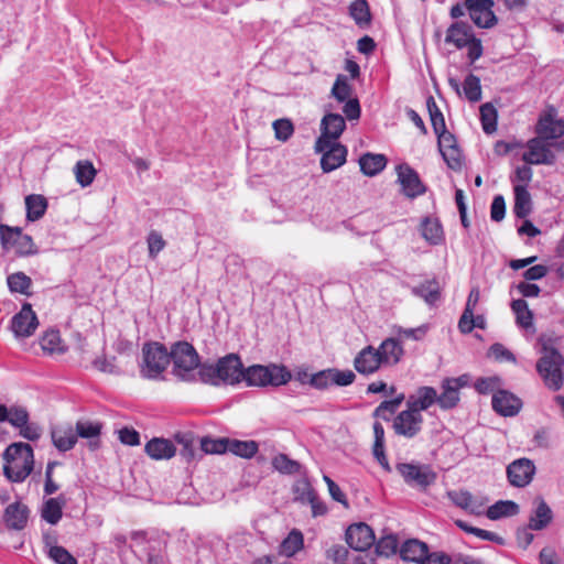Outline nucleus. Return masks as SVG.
Here are the masks:
<instances>
[{
	"instance_id": "f257e3e1",
	"label": "nucleus",
	"mask_w": 564,
	"mask_h": 564,
	"mask_svg": "<svg viewBox=\"0 0 564 564\" xmlns=\"http://www.w3.org/2000/svg\"><path fill=\"white\" fill-rule=\"evenodd\" d=\"M243 365L238 355L229 354L216 365H205L199 369V380L213 386L236 384L242 381Z\"/></svg>"
},
{
	"instance_id": "f03ea898",
	"label": "nucleus",
	"mask_w": 564,
	"mask_h": 564,
	"mask_svg": "<svg viewBox=\"0 0 564 564\" xmlns=\"http://www.w3.org/2000/svg\"><path fill=\"white\" fill-rule=\"evenodd\" d=\"M3 473L14 482L23 481L33 470L34 455L31 445L13 443L3 453Z\"/></svg>"
},
{
	"instance_id": "7ed1b4c3",
	"label": "nucleus",
	"mask_w": 564,
	"mask_h": 564,
	"mask_svg": "<svg viewBox=\"0 0 564 564\" xmlns=\"http://www.w3.org/2000/svg\"><path fill=\"white\" fill-rule=\"evenodd\" d=\"M173 362V375L182 381L199 380V357L195 348L187 341H177L170 350V362Z\"/></svg>"
},
{
	"instance_id": "20e7f679",
	"label": "nucleus",
	"mask_w": 564,
	"mask_h": 564,
	"mask_svg": "<svg viewBox=\"0 0 564 564\" xmlns=\"http://www.w3.org/2000/svg\"><path fill=\"white\" fill-rule=\"evenodd\" d=\"M170 365V351L158 341L145 343L142 347L140 375L145 379H160Z\"/></svg>"
},
{
	"instance_id": "39448f33",
	"label": "nucleus",
	"mask_w": 564,
	"mask_h": 564,
	"mask_svg": "<svg viewBox=\"0 0 564 564\" xmlns=\"http://www.w3.org/2000/svg\"><path fill=\"white\" fill-rule=\"evenodd\" d=\"M290 379V372L284 367L276 365H253L243 369L242 378V380L250 387H278L285 384Z\"/></svg>"
},
{
	"instance_id": "423d86ee",
	"label": "nucleus",
	"mask_w": 564,
	"mask_h": 564,
	"mask_svg": "<svg viewBox=\"0 0 564 564\" xmlns=\"http://www.w3.org/2000/svg\"><path fill=\"white\" fill-rule=\"evenodd\" d=\"M563 356L555 348L543 347V355L536 364V371L550 389L556 391L562 387Z\"/></svg>"
},
{
	"instance_id": "0eeeda50",
	"label": "nucleus",
	"mask_w": 564,
	"mask_h": 564,
	"mask_svg": "<svg viewBox=\"0 0 564 564\" xmlns=\"http://www.w3.org/2000/svg\"><path fill=\"white\" fill-rule=\"evenodd\" d=\"M395 469L401 475L404 482L411 487L425 489L436 480V473L430 465L399 463L395 465Z\"/></svg>"
},
{
	"instance_id": "6e6552de",
	"label": "nucleus",
	"mask_w": 564,
	"mask_h": 564,
	"mask_svg": "<svg viewBox=\"0 0 564 564\" xmlns=\"http://www.w3.org/2000/svg\"><path fill=\"white\" fill-rule=\"evenodd\" d=\"M315 150L322 153L321 166L325 173L340 167L346 162L347 149L338 142L318 138L315 143Z\"/></svg>"
},
{
	"instance_id": "1a4fd4ad",
	"label": "nucleus",
	"mask_w": 564,
	"mask_h": 564,
	"mask_svg": "<svg viewBox=\"0 0 564 564\" xmlns=\"http://www.w3.org/2000/svg\"><path fill=\"white\" fill-rule=\"evenodd\" d=\"M0 237L3 246L13 248L20 256H32L37 252L31 236L22 234L19 227L0 225Z\"/></svg>"
},
{
	"instance_id": "9d476101",
	"label": "nucleus",
	"mask_w": 564,
	"mask_h": 564,
	"mask_svg": "<svg viewBox=\"0 0 564 564\" xmlns=\"http://www.w3.org/2000/svg\"><path fill=\"white\" fill-rule=\"evenodd\" d=\"M397 183L400 185V192L406 198H416L426 192V186L421 181L417 172L408 163H401L395 166Z\"/></svg>"
},
{
	"instance_id": "9b49d317",
	"label": "nucleus",
	"mask_w": 564,
	"mask_h": 564,
	"mask_svg": "<svg viewBox=\"0 0 564 564\" xmlns=\"http://www.w3.org/2000/svg\"><path fill=\"white\" fill-rule=\"evenodd\" d=\"M423 422L424 419L422 413L406 406L405 410L398 413L394 417L392 427L397 435L406 438H414L421 433Z\"/></svg>"
},
{
	"instance_id": "f8f14e48",
	"label": "nucleus",
	"mask_w": 564,
	"mask_h": 564,
	"mask_svg": "<svg viewBox=\"0 0 564 564\" xmlns=\"http://www.w3.org/2000/svg\"><path fill=\"white\" fill-rule=\"evenodd\" d=\"M494 6V0H465V8L471 21L481 29H490L498 23L492 11Z\"/></svg>"
},
{
	"instance_id": "ddd939ff",
	"label": "nucleus",
	"mask_w": 564,
	"mask_h": 564,
	"mask_svg": "<svg viewBox=\"0 0 564 564\" xmlns=\"http://www.w3.org/2000/svg\"><path fill=\"white\" fill-rule=\"evenodd\" d=\"M39 326L35 312L30 303H24L19 313L11 319V330L17 338H26L34 334Z\"/></svg>"
},
{
	"instance_id": "4468645a",
	"label": "nucleus",
	"mask_w": 564,
	"mask_h": 564,
	"mask_svg": "<svg viewBox=\"0 0 564 564\" xmlns=\"http://www.w3.org/2000/svg\"><path fill=\"white\" fill-rule=\"evenodd\" d=\"M534 474L535 466L528 458L516 459L507 467L508 480L513 487L522 488L528 486L532 481Z\"/></svg>"
},
{
	"instance_id": "2eb2a0df",
	"label": "nucleus",
	"mask_w": 564,
	"mask_h": 564,
	"mask_svg": "<svg viewBox=\"0 0 564 564\" xmlns=\"http://www.w3.org/2000/svg\"><path fill=\"white\" fill-rule=\"evenodd\" d=\"M44 552L55 564H77L76 558L59 544L55 531L43 534Z\"/></svg>"
},
{
	"instance_id": "dca6fc26",
	"label": "nucleus",
	"mask_w": 564,
	"mask_h": 564,
	"mask_svg": "<svg viewBox=\"0 0 564 564\" xmlns=\"http://www.w3.org/2000/svg\"><path fill=\"white\" fill-rule=\"evenodd\" d=\"M528 151L523 153L522 160L527 164H552L554 155L540 135L527 143Z\"/></svg>"
},
{
	"instance_id": "f3484780",
	"label": "nucleus",
	"mask_w": 564,
	"mask_h": 564,
	"mask_svg": "<svg viewBox=\"0 0 564 564\" xmlns=\"http://www.w3.org/2000/svg\"><path fill=\"white\" fill-rule=\"evenodd\" d=\"M492 409L502 416H514L522 408V401L507 390H498L491 400Z\"/></svg>"
},
{
	"instance_id": "a211bd4d",
	"label": "nucleus",
	"mask_w": 564,
	"mask_h": 564,
	"mask_svg": "<svg viewBox=\"0 0 564 564\" xmlns=\"http://www.w3.org/2000/svg\"><path fill=\"white\" fill-rule=\"evenodd\" d=\"M451 501L473 514H482L485 512L486 500L480 496H474L465 490H454L447 494Z\"/></svg>"
},
{
	"instance_id": "6ab92c4d",
	"label": "nucleus",
	"mask_w": 564,
	"mask_h": 564,
	"mask_svg": "<svg viewBox=\"0 0 564 564\" xmlns=\"http://www.w3.org/2000/svg\"><path fill=\"white\" fill-rule=\"evenodd\" d=\"M382 361L373 346L362 348L354 359L355 369L361 375H372L380 369Z\"/></svg>"
},
{
	"instance_id": "aec40b11",
	"label": "nucleus",
	"mask_w": 564,
	"mask_h": 564,
	"mask_svg": "<svg viewBox=\"0 0 564 564\" xmlns=\"http://www.w3.org/2000/svg\"><path fill=\"white\" fill-rule=\"evenodd\" d=\"M432 552L429 551L426 543L410 539L400 546V556L403 561L413 562L415 564L424 563Z\"/></svg>"
},
{
	"instance_id": "412c9836",
	"label": "nucleus",
	"mask_w": 564,
	"mask_h": 564,
	"mask_svg": "<svg viewBox=\"0 0 564 564\" xmlns=\"http://www.w3.org/2000/svg\"><path fill=\"white\" fill-rule=\"evenodd\" d=\"M437 400V391L433 387L423 386L416 389V391L410 394L406 399V406L411 410L422 411L427 410Z\"/></svg>"
},
{
	"instance_id": "4be33fe9",
	"label": "nucleus",
	"mask_w": 564,
	"mask_h": 564,
	"mask_svg": "<svg viewBox=\"0 0 564 564\" xmlns=\"http://www.w3.org/2000/svg\"><path fill=\"white\" fill-rule=\"evenodd\" d=\"M471 26L466 22H455L446 31L445 42L456 48L466 47L474 37Z\"/></svg>"
},
{
	"instance_id": "5701e85b",
	"label": "nucleus",
	"mask_w": 564,
	"mask_h": 564,
	"mask_svg": "<svg viewBox=\"0 0 564 564\" xmlns=\"http://www.w3.org/2000/svg\"><path fill=\"white\" fill-rule=\"evenodd\" d=\"M377 351L380 356L382 364L386 366L397 365L404 354L402 344L398 339L392 337L384 339L380 344Z\"/></svg>"
},
{
	"instance_id": "b1692460",
	"label": "nucleus",
	"mask_w": 564,
	"mask_h": 564,
	"mask_svg": "<svg viewBox=\"0 0 564 564\" xmlns=\"http://www.w3.org/2000/svg\"><path fill=\"white\" fill-rule=\"evenodd\" d=\"M29 508L20 502L15 501L10 503L4 511V522L9 529H24L28 523Z\"/></svg>"
},
{
	"instance_id": "393cba45",
	"label": "nucleus",
	"mask_w": 564,
	"mask_h": 564,
	"mask_svg": "<svg viewBox=\"0 0 564 564\" xmlns=\"http://www.w3.org/2000/svg\"><path fill=\"white\" fill-rule=\"evenodd\" d=\"M346 128V122L343 116L338 113H327L323 117L321 122L322 135L319 138H326L336 142Z\"/></svg>"
},
{
	"instance_id": "a878e982",
	"label": "nucleus",
	"mask_w": 564,
	"mask_h": 564,
	"mask_svg": "<svg viewBox=\"0 0 564 564\" xmlns=\"http://www.w3.org/2000/svg\"><path fill=\"white\" fill-rule=\"evenodd\" d=\"M51 435L53 444L61 452L72 449L77 442V434L69 424L55 426L52 430Z\"/></svg>"
},
{
	"instance_id": "bb28decb",
	"label": "nucleus",
	"mask_w": 564,
	"mask_h": 564,
	"mask_svg": "<svg viewBox=\"0 0 564 564\" xmlns=\"http://www.w3.org/2000/svg\"><path fill=\"white\" fill-rule=\"evenodd\" d=\"M145 453L155 460L170 459L175 455L176 448L171 441L154 437L145 444Z\"/></svg>"
},
{
	"instance_id": "cd10ccee",
	"label": "nucleus",
	"mask_w": 564,
	"mask_h": 564,
	"mask_svg": "<svg viewBox=\"0 0 564 564\" xmlns=\"http://www.w3.org/2000/svg\"><path fill=\"white\" fill-rule=\"evenodd\" d=\"M536 133L543 139H557L564 134V121L550 115L541 117L536 124Z\"/></svg>"
},
{
	"instance_id": "c85d7f7f",
	"label": "nucleus",
	"mask_w": 564,
	"mask_h": 564,
	"mask_svg": "<svg viewBox=\"0 0 564 564\" xmlns=\"http://www.w3.org/2000/svg\"><path fill=\"white\" fill-rule=\"evenodd\" d=\"M347 544L356 551H366L375 545V531H345Z\"/></svg>"
},
{
	"instance_id": "c756f323",
	"label": "nucleus",
	"mask_w": 564,
	"mask_h": 564,
	"mask_svg": "<svg viewBox=\"0 0 564 564\" xmlns=\"http://www.w3.org/2000/svg\"><path fill=\"white\" fill-rule=\"evenodd\" d=\"M534 505L535 509L530 518V529H543L552 521V510L542 498H536Z\"/></svg>"
},
{
	"instance_id": "7c9ffc66",
	"label": "nucleus",
	"mask_w": 564,
	"mask_h": 564,
	"mask_svg": "<svg viewBox=\"0 0 564 564\" xmlns=\"http://www.w3.org/2000/svg\"><path fill=\"white\" fill-rule=\"evenodd\" d=\"M519 506L511 500H499L489 508L485 507V514L490 520H499L518 514Z\"/></svg>"
},
{
	"instance_id": "2f4dec72",
	"label": "nucleus",
	"mask_w": 564,
	"mask_h": 564,
	"mask_svg": "<svg viewBox=\"0 0 564 564\" xmlns=\"http://www.w3.org/2000/svg\"><path fill=\"white\" fill-rule=\"evenodd\" d=\"M514 206L513 213L518 218H525L529 216L532 209V199L531 195L528 192V188H524L523 185H514Z\"/></svg>"
},
{
	"instance_id": "473e14b6",
	"label": "nucleus",
	"mask_w": 564,
	"mask_h": 564,
	"mask_svg": "<svg viewBox=\"0 0 564 564\" xmlns=\"http://www.w3.org/2000/svg\"><path fill=\"white\" fill-rule=\"evenodd\" d=\"M359 165L365 175L375 176L386 167L387 158L383 154L366 153L360 156Z\"/></svg>"
},
{
	"instance_id": "72a5a7b5",
	"label": "nucleus",
	"mask_w": 564,
	"mask_h": 564,
	"mask_svg": "<svg viewBox=\"0 0 564 564\" xmlns=\"http://www.w3.org/2000/svg\"><path fill=\"white\" fill-rule=\"evenodd\" d=\"M26 219L29 221H36L41 219L46 209L47 200L43 195L31 194L25 197Z\"/></svg>"
},
{
	"instance_id": "f704fd0d",
	"label": "nucleus",
	"mask_w": 564,
	"mask_h": 564,
	"mask_svg": "<svg viewBox=\"0 0 564 564\" xmlns=\"http://www.w3.org/2000/svg\"><path fill=\"white\" fill-rule=\"evenodd\" d=\"M442 392L437 393L436 403L442 410H451L459 402V391L445 378L441 383Z\"/></svg>"
},
{
	"instance_id": "c9c22d12",
	"label": "nucleus",
	"mask_w": 564,
	"mask_h": 564,
	"mask_svg": "<svg viewBox=\"0 0 564 564\" xmlns=\"http://www.w3.org/2000/svg\"><path fill=\"white\" fill-rule=\"evenodd\" d=\"M73 171H74L76 182L82 187L89 186L94 182V180L97 175V170L95 169L93 162L89 160L78 161L75 164Z\"/></svg>"
},
{
	"instance_id": "e433bc0d",
	"label": "nucleus",
	"mask_w": 564,
	"mask_h": 564,
	"mask_svg": "<svg viewBox=\"0 0 564 564\" xmlns=\"http://www.w3.org/2000/svg\"><path fill=\"white\" fill-rule=\"evenodd\" d=\"M412 292L422 297L427 304H434L441 299V286L436 280L425 281L414 286Z\"/></svg>"
},
{
	"instance_id": "4c0bfd02",
	"label": "nucleus",
	"mask_w": 564,
	"mask_h": 564,
	"mask_svg": "<svg viewBox=\"0 0 564 564\" xmlns=\"http://www.w3.org/2000/svg\"><path fill=\"white\" fill-rule=\"evenodd\" d=\"M41 347L48 354H64L67 346L61 338V334L56 329H50L41 338Z\"/></svg>"
},
{
	"instance_id": "58836bf2",
	"label": "nucleus",
	"mask_w": 564,
	"mask_h": 564,
	"mask_svg": "<svg viewBox=\"0 0 564 564\" xmlns=\"http://www.w3.org/2000/svg\"><path fill=\"white\" fill-rule=\"evenodd\" d=\"M373 546L376 554L384 557H389L400 550L398 536L393 533L382 535L377 542H375Z\"/></svg>"
},
{
	"instance_id": "ea45409f",
	"label": "nucleus",
	"mask_w": 564,
	"mask_h": 564,
	"mask_svg": "<svg viewBox=\"0 0 564 564\" xmlns=\"http://www.w3.org/2000/svg\"><path fill=\"white\" fill-rule=\"evenodd\" d=\"M258 443L254 441H239L229 438L228 452L242 458H251L258 452Z\"/></svg>"
},
{
	"instance_id": "a19ab883",
	"label": "nucleus",
	"mask_w": 564,
	"mask_h": 564,
	"mask_svg": "<svg viewBox=\"0 0 564 564\" xmlns=\"http://www.w3.org/2000/svg\"><path fill=\"white\" fill-rule=\"evenodd\" d=\"M480 297V291L478 286H474L468 295L465 310L463 312V315L459 318L458 322V328L459 330H468L470 326L467 323V319L471 317V313L475 311Z\"/></svg>"
},
{
	"instance_id": "79ce46f5",
	"label": "nucleus",
	"mask_w": 564,
	"mask_h": 564,
	"mask_svg": "<svg viewBox=\"0 0 564 564\" xmlns=\"http://www.w3.org/2000/svg\"><path fill=\"white\" fill-rule=\"evenodd\" d=\"M7 282L11 292H18L24 295L31 294L30 289L32 285V280L25 273H12L8 276Z\"/></svg>"
},
{
	"instance_id": "37998d69",
	"label": "nucleus",
	"mask_w": 564,
	"mask_h": 564,
	"mask_svg": "<svg viewBox=\"0 0 564 564\" xmlns=\"http://www.w3.org/2000/svg\"><path fill=\"white\" fill-rule=\"evenodd\" d=\"M511 307L517 316V323L521 327L529 328L532 326L533 315H532V312L528 307V303L524 300L518 299V300L512 301Z\"/></svg>"
},
{
	"instance_id": "c03bdc74",
	"label": "nucleus",
	"mask_w": 564,
	"mask_h": 564,
	"mask_svg": "<svg viewBox=\"0 0 564 564\" xmlns=\"http://www.w3.org/2000/svg\"><path fill=\"white\" fill-rule=\"evenodd\" d=\"M272 466L274 469L282 474L293 475L301 471V464L296 460L291 459L285 454H279L272 459Z\"/></svg>"
},
{
	"instance_id": "a18cd8bd",
	"label": "nucleus",
	"mask_w": 564,
	"mask_h": 564,
	"mask_svg": "<svg viewBox=\"0 0 564 564\" xmlns=\"http://www.w3.org/2000/svg\"><path fill=\"white\" fill-rule=\"evenodd\" d=\"M422 235L426 241L437 245L443 239V228L435 219H425L422 225Z\"/></svg>"
},
{
	"instance_id": "49530a36",
	"label": "nucleus",
	"mask_w": 564,
	"mask_h": 564,
	"mask_svg": "<svg viewBox=\"0 0 564 564\" xmlns=\"http://www.w3.org/2000/svg\"><path fill=\"white\" fill-rule=\"evenodd\" d=\"M332 95L339 102H344L352 98V86L349 84L348 78L345 75H337L332 88Z\"/></svg>"
},
{
	"instance_id": "de8ad7c7",
	"label": "nucleus",
	"mask_w": 564,
	"mask_h": 564,
	"mask_svg": "<svg viewBox=\"0 0 564 564\" xmlns=\"http://www.w3.org/2000/svg\"><path fill=\"white\" fill-rule=\"evenodd\" d=\"M101 423L97 421L89 420H79L76 423V429L74 430L77 434V437L83 438H97L101 432Z\"/></svg>"
},
{
	"instance_id": "09e8293b",
	"label": "nucleus",
	"mask_w": 564,
	"mask_h": 564,
	"mask_svg": "<svg viewBox=\"0 0 564 564\" xmlns=\"http://www.w3.org/2000/svg\"><path fill=\"white\" fill-rule=\"evenodd\" d=\"M480 120L487 134L497 130V110L491 104L487 102L480 106Z\"/></svg>"
},
{
	"instance_id": "8fccbe9b",
	"label": "nucleus",
	"mask_w": 564,
	"mask_h": 564,
	"mask_svg": "<svg viewBox=\"0 0 564 564\" xmlns=\"http://www.w3.org/2000/svg\"><path fill=\"white\" fill-rule=\"evenodd\" d=\"M293 495L296 501L307 503L316 495L311 482L306 478L297 479L293 485Z\"/></svg>"
},
{
	"instance_id": "3c124183",
	"label": "nucleus",
	"mask_w": 564,
	"mask_h": 564,
	"mask_svg": "<svg viewBox=\"0 0 564 564\" xmlns=\"http://www.w3.org/2000/svg\"><path fill=\"white\" fill-rule=\"evenodd\" d=\"M302 547L303 535L301 531H290L289 535L281 543V553L286 556H292Z\"/></svg>"
},
{
	"instance_id": "603ef678",
	"label": "nucleus",
	"mask_w": 564,
	"mask_h": 564,
	"mask_svg": "<svg viewBox=\"0 0 564 564\" xmlns=\"http://www.w3.org/2000/svg\"><path fill=\"white\" fill-rule=\"evenodd\" d=\"M349 11L358 25H366L370 22V12L366 0H355L349 7Z\"/></svg>"
},
{
	"instance_id": "864d4df0",
	"label": "nucleus",
	"mask_w": 564,
	"mask_h": 564,
	"mask_svg": "<svg viewBox=\"0 0 564 564\" xmlns=\"http://www.w3.org/2000/svg\"><path fill=\"white\" fill-rule=\"evenodd\" d=\"M463 90L469 101H479L481 99L480 79L477 76L469 74L464 80Z\"/></svg>"
},
{
	"instance_id": "5fc2aeb1",
	"label": "nucleus",
	"mask_w": 564,
	"mask_h": 564,
	"mask_svg": "<svg viewBox=\"0 0 564 564\" xmlns=\"http://www.w3.org/2000/svg\"><path fill=\"white\" fill-rule=\"evenodd\" d=\"M228 437H204L200 441V448L206 454H224L228 452Z\"/></svg>"
},
{
	"instance_id": "6e6d98bb",
	"label": "nucleus",
	"mask_w": 564,
	"mask_h": 564,
	"mask_svg": "<svg viewBox=\"0 0 564 564\" xmlns=\"http://www.w3.org/2000/svg\"><path fill=\"white\" fill-rule=\"evenodd\" d=\"M426 106L434 132H444L446 130L445 119L433 97L427 99Z\"/></svg>"
},
{
	"instance_id": "4d7b16f0",
	"label": "nucleus",
	"mask_w": 564,
	"mask_h": 564,
	"mask_svg": "<svg viewBox=\"0 0 564 564\" xmlns=\"http://www.w3.org/2000/svg\"><path fill=\"white\" fill-rule=\"evenodd\" d=\"M42 517L50 524H56L62 517V503L55 498L48 499L42 509Z\"/></svg>"
},
{
	"instance_id": "13d9d810",
	"label": "nucleus",
	"mask_w": 564,
	"mask_h": 564,
	"mask_svg": "<svg viewBox=\"0 0 564 564\" xmlns=\"http://www.w3.org/2000/svg\"><path fill=\"white\" fill-rule=\"evenodd\" d=\"M149 257L151 259H155L158 254L165 248L166 241L163 239V236L156 231L151 230L147 237Z\"/></svg>"
},
{
	"instance_id": "bf43d9fd",
	"label": "nucleus",
	"mask_w": 564,
	"mask_h": 564,
	"mask_svg": "<svg viewBox=\"0 0 564 564\" xmlns=\"http://www.w3.org/2000/svg\"><path fill=\"white\" fill-rule=\"evenodd\" d=\"M329 373L332 376V384H336L339 387L349 386L356 379V375L351 370H339L336 368H329Z\"/></svg>"
},
{
	"instance_id": "052dcab7",
	"label": "nucleus",
	"mask_w": 564,
	"mask_h": 564,
	"mask_svg": "<svg viewBox=\"0 0 564 564\" xmlns=\"http://www.w3.org/2000/svg\"><path fill=\"white\" fill-rule=\"evenodd\" d=\"M501 380L499 377L480 378L475 382V389L481 393L487 394L500 390Z\"/></svg>"
},
{
	"instance_id": "680f3d73",
	"label": "nucleus",
	"mask_w": 564,
	"mask_h": 564,
	"mask_svg": "<svg viewBox=\"0 0 564 564\" xmlns=\"http://www.w3.org/2000/svg\"><path fill=\"white\" fill-rule=\"evenodd\" d=\"M275 138L280 141H286L294 132V127L289 119H278L273 122Z\"/></svg>"
},
{
	"instance_id": "e2e57ef3",
	"label": "nucleus",
	"mask_w": 564,
	"mask_h": 564,
	"mask_svg": "<svg viewBox=\"0 0 564 564\" xmlns=\"http://www.w3.org/2000/svg\"><path fill=\"white\" fill-rule=\"evenodd\" d=\"M441 154L452 170H459L462 167V152L458 147L441 151Z\"/></svg>"
},
{
	"instance_id": "0e129e2a",
	"label": "nucleus",
	"mask_w": 564,
	"mask_h": 564,
	"mask_svg": "<svg viewBox=\"0 0 564 564\" xmlns=\"http://www.w3.org/2000/svg\"><path fill=\"white\" fill-rule=\"evenodd\" d=\"M7 421L11 425L19 429L20 426H24L25 423H28L29 413L24 408H11L10 410L8 409Z\"/></svg>"
},
{
	"instance_id": "69168bd1",
	"label": "nucleus",
	"mask_w": 564,
	"mask_h": 564,
	"mask_svg": "<svg viewBox=\"0 0 564 564\" xmlns=\"http://www.w3.org/2000/svg\"><path fill=\"white\" fill-rule=\"evenodd\" d=\"M329 369L322 370L311 376L310 383L316 389H326L332 386Z\"/></svg>"
},
{
	"instance_id": "338daca9",
	"label": "nucleus",
	"mask_w": 564,
	"mask_h": 564,
	"mask_svg": "<svg viewBox=\"0 0 564 564\" xmlns=\"http://www.w3.org/2000/svg\"><path fill=\"white\" fill-rule=\"evenodd\" d=\"M506 214V203L501 195L494 198L490 208V217L494 221H501Z\"/></svg>"
},
{
	"instance_id": "774afa93",
	"label": "nucleus",
	"mask_w": 564,
	"mask_h": 564,
	"mask_svg": "<svg viewBox=\"0 0 564 564\" xmlns=\"http://www.w3.org/2000/svg\"><path fill=\"white\" fill-rule=\"evenodd\" d=\"M532 175H533V172L530 166H528V165L519 166L516 170V175H514V178L512 180V182L514 183V185H523L524 188H527L529 183L532 180Z\"/></svg>"
}]
</instances>
